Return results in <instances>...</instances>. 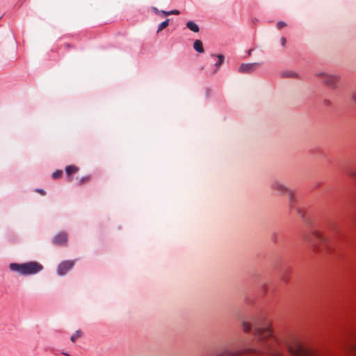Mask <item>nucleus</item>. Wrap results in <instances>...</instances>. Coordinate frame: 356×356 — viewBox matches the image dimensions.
Masks as SVG:
<instances>
[{"instance_id":"nucleus-10","label":"nucleus","mask_w":356,"mask_h":356,"mask_svg":"<svg viewBox=\"0 0 356 356\" xmlns=\"http://www.w3.org/2000/svg\"><path fill=\"white\" fill-rule=\"evenodd\" d=\"M186 26L188 29H189L191 31L195 33H197L200 31L199 26L193 21L188 22L186 23Z\"/></svg>"},{"instance_id":"nucleus-5","label":"nucleus","mask_w":356,"mask_h":356,"mask_svg":"<svg viewBox=\"0 0 356 356\" xmlns=\"http://www.w3.org/2000/svg\"><path fill=\"white\" fill-rule=\"evenodd\" d=\"M271 191L275 195H284L286 194L290 190L289 188L280 179H273L270 185Z\"/></svg>"},{"instance_id":"nucleus-26","label":"nucleus","mask_w":356,"mask_h":356,"mask_svg":"<svg viewBox=\"0 0 356 356\" xmlns=\"http://www.w3.org/2000/svg\"><path fill=\"white\" fill-rule=\"evenodd\" d=\"M292 75H293V73H290V74H287V76H292Z\"/></svg>"},{"instance_id":"nucleus-12","label":"nucleus","mask_w":356,"mask_h":356,"mask_svg":"<svg viewBox=\"0 0 356 356\" xmlns=\"http://www.w3.org/2000/svg\"><path fill=\"white\" fill-rule=\"evenodd\" d=\"M79 168L75 165H68L65 168V172L67 176H71L72 174L76 173L78 172Z\"/></svg>"},{"instance_id":"nucleus-22","label":"nucleus","mask_w":356,"mask_h":356,"mask_svg":"<svg viewBox=\"0 0 356 356\" xmlns=\"http://www.w3.org/2000/svg\"><path fill=\"white\" fill-rule=\"evenodd\" d=\"M280 41H281V44L282 45V47H285L286 45V38L284 37H282L281 39H280Z\"/></svg>"},{"instance_id":"nucleus-7","label":"nucleus","mask_w":356,"mask_h":356,"mask_svg":"<svg viewBox=\"0 0 356 356\" xmlns=\"http://www.w3.org/2000/svg\"><path fill=\"white\" fill-rule=\"evenodd\" d=\"M259 65L260 63H243L239 67L238 70L241 73L250 74L254 72Z\"/></svg>"},{"instance_id":"nucleus-14","label":"nucleus","mask_w":356,"mask_h":356,"mask_svg":"<svg viewBox=\"0 0 356 356\" xmlns=\"http://www.w3.org/2000/svg\"><path fill=\"white\" fill-rule=\"evenodd\" d=\"M83 332L81 330H76L70 337V340L72 342L74 343L77 339L82 337Z\"/></svg>"},{"instance_id":"nucleus-2","label":"nucleus","mask_w":356,"mask_h":356,"mask_svg":"<svg viewBox=\"0 0 356 356\" xmlns=\"http://www.w3.org/2000/svg\"><path fill=\"white\" fill-rule=\"evenodd\" d=\"M9 268L10 270L17 272L24 276L36 274L43 269L42 265L37 261H29L23 264L12 263Z\"/></svg>"},{"instance_id":"nucleus-18","label":"nucleus","mask_w":356,"mask_h":356,"mask_svg":"<svg viewBox=\"0 0 356 356\" xmlns=\"http://www.w3.org/2000/svg\"><path fill=\"white\" fill-rule=\"evenodd\" d=\"M62 175H63V171L60 170H58L55 171L52 174V177H53V179H58V178H60L62 176Z\"/></svg>"},{"instance_id":"nucleus-8","label":"nucleus","mask_w":356,"mask_h":356,"mask_svg":"<svg viewBox=\"0 0 356 356\" xmlns=\"http://www.w3.org/2000/svg\"><path fill=\"white\" fill-rule=\"evenodd\" d=\"M67 241V234L65 232H60L53 238V243L56 245H65Z\"/></svg>"},{"instance_id":"nucleus-1","label":"nucleus","mask_w":356,"mask_h":356,"mask_svg":"<svg viewBox=\"0 0 356 356\" xmlns=\"http://www.w3.org/2000/svg\"><path fill=\"white\" fill-rule=\"evenodd\" d=\"M242 330L248 333L253 330V334L258 343L257 348H248L245 350L231 351L225 350L215 356H240L244 353H252L257 355L283 356L281 348L284 345L293 356H318L313 350L302 345L295 339H278L273 334L270 323L265 321L262 323L252 324L246 317L238 318Z\"/></svg>"},{"instance_id":"nucleus-16","label":"nucleus","mask_w":356,"mask_h":356,"mask_svg":"<svg viewBox=\"0 0 356 356\" xmlns=\"http://www.w3.org/2000/svg\"><path fill=\"white\" fill-rule=\"evenodd\" d=\"M180 12L178 10H172L170 11H165V10H162V14L165 15V16H168V15H179Z\"/></svg>"},{"instance_id":"nucleus-21","label":"nucleus","mask_w":356,"mask_h":356,"mask_svg":"<svg viewBox=\"0 0 356 356\" xmlns=\"http://www.w3.org/2000/svg\"><path fill=\"white\" fill-rule=\"evenodd\" d=\"M152 9L156 15L162 14V10H159L156 7H152Z\"/></svg>"},{"instance_id":"nucleus-9","label":"nucleus","mask_w":356,"mask_h":356,"mask_svg":"<svg viewBox=\"0 0 356 356\" xmlns=\"http://www.w3.org/2000/svg\"><path fill=\"white\" fill-rule=\"evenodd\" d=\"M211 57L213 59V60H217L215 62V70L213 72V74H215L216 72H218L219 67L221 66V65L224 63V60H225V57L222 54H218V55H216V54H211Z\"/></svg>"},{"instance_id":"nucleus-17","label":"nucleus","mask_w":356,"mask_h":356,"mask_svg":"<svg viewBox=\"0 0 356 356\" xmlns=\"http://www.w3.org/2000/svg\"><path fill=\"white\" fill-rule=\"evenodd\" d=\"M348 175L356 181V169L352 168L348 170Z\"/></svg>"},{"instance_id":"nucleus-20","label":"nucleus","mask_w":356,"mask_h":356,"mask_svg":"<svg viewBox=\"0 0 356 356\" xmlns=\"http://www.w3.org/2000/svg\"><path fill=\"white\" fill-rule=\"evenodd\" d=\"M286 26V24L282 21L278 22L277 24V27L279 29H282V28H284Z\"/></svg>"},{"instance_id":"nucleus-23","label":"nucleus","mask_w":356,"mask_h":356,"mask_svg":"<svg viewBox=\"0 0 356 356\" xmlns=\"http://www.w3.org/2000/svg\"><path fill=\"white\" fill-rule=\"evenodd\" d=\"M36 192L39 193L40 194L44 195L46 194L45 191L42 189H36Z\"/></svg>"},{"instance_id":"nucleus-6","label":"nucleus","mask_w":356,"mask_h":356,"mask_svg":"<svg viewBox=\"0 0 356 356\" xmlns=\"http://www.w3.org/2000/svg\"><path fill=\"white\" fill-rule=\"evenodd\" d=\"M74 265V261H64L61 262L57 268L58 274L60 275H64L70 269H72L73 268Z\"/></svg>"},{"instance_id":"nucleus-15","label":"nucleus","mask_w":356,"mask_h":356,"mask_svg":"<svg viewBox=\"0 0 356 356\" xmlns=\"http://www.w3.org/2000/svg\"><path fill=\"white\" fill-rule=\"evenodd\" d=\"M169 21L170 19H167L165 21L161 22L158 26L157 33H159L165 29L169 25Z\"/></svg>"},{"instance_id":"nucleus-24","label":"nucleus","mask_w":356,"mask_h":356,"mask_svg":"<svg viewBox=\"0 0 356 356\" xmlns=\"http://www.w3.org/2000/svg\"><path fill=\"white\" fill-rule=\"evenodd\" d=\"M351 356H356V347H355V353H353V355H351Z\"/></svg>"},{"instance_id":"nucleus-4","label":"nucleus","mask_w":356,"mask_h":356,"mask_svg":"<svg viewBox=\"0 0 356 356\" xmlns=\"http://www.w3.org/2000/svg\"><path fill=\"white\" fill-rule=\"evenodd\" d=\"M312 236L316 239L314 241L312 237L309 235H305L304 238L307 241L313 248L315 252L318 250V243L323 244L326 248L328 247L327 239L318 230H314L312 232Z\"/></svg>"},{"instance_id":"nucleus-13","label":"nucleus","mask_w":356,"mask_h":356,"mask_svg":"<svg viewBox=\"0 0 356 356\" xmlns=\"http://www.w3.org/2000/svg\"><path fill=\"white\" fill-rule=\"evenodd\" d=\"M289 199V207L293 209L296 204V198L294 196V193L293 191H289L287 193Z\"/></svg>"},{"instance_id":"nucleus-3","label":"nucleus","mask_w":356,"mask_h":356,"mask_svg":"<svg viewBox=\"0 0 356 356\" xmlns=\"http://www.w3.org/2000/svg\"><path fill=\"white\" fill-rule=\"evenodd\" d=\"M316 76L319 80L331 89H335L337 87V83L340 80V76L335 74H330L327 72H322L317 73Z\"/></svg>"},{"instance_id":"nucleus-11","label":"nucleus","mask_w":356,"mask_h":356,"mask_svg":"<svg viewBox=\"0 0 356 356\" xmlns=\"http://www.w3.org/2000/svg\"><path fill=\"white\" fill-rule=\"evenodd\" d=\"M193 48L194 49L199 52V53H203L204 52V48H203V44H202V42L201 40H196L195 42H194V44H193Z\"/></svg>"},{"instance_id":"nucleus-27","label":"nucleus","mask_w":356,"mask_h":356,"mask_svg":"<svg viewBox=\"0 0 356 356\" xmlns=\"http://www.w3.org/2000/svg\"><path fill=\"white\" fill-rule=\"evenodd\" d=\"M251 51H252V49L249 50V51H248V54H251Z\"/></svg>"},{"instance_id":"nucleus-19","label":"nucleus","mask_w":356,"mask_h":356,"mask_svg":"<svg viewBox=\"0 0 356 356\" xmlns=\"http://www.w3.org/2000/svg\"><path fill=\"white\" fill-rule=\"evenodd\" d=\"M89 181H90V176H86V177L81 178L79 184L81 185V184H83L86 182H88Z\"/></svg>"},{"instance_id":"nucleus-25","label":"nucleus","mask_w":356,"mask_h":356,"mask_svg":"<svg viewBox=\"0 0 356 356\" xmlns=\"http://www.w3.org/2000/svg\"><path fill=\"white\" fill-rule=\"evenodd\" d=\"M353 99L356 102V95L353 97Z\"/></svg>"}]
</instances>
